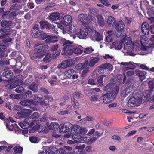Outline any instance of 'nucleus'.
<instances>
[{"mask_svg": "<svg viewBox=\"0 0 154 154\" xmlns=\"http://www.w3.org/2000/svg\"><path fill=\"white\" fill-rule=\"evenodd\" d=\"M32 93L31 91H28L26 92V94H11L10 95V96L11 97L16 99H22L23 98H26L27 95L28 97H32Z\"/></svg>", "mask_w": 154, "mask_h": 154, "instance_id": "aec40b11", "label": "nucleus"}, {"mask_svg": "<svg viewBox=\"0 0 154 154\" xmlns=\"http://www.w3.org/2000/svg\"><path fill=\"white\" fill-rule=\"evenodd\" d=\"M67 64V63L66 62L65 60L63 61L57 67L58 68L64 69L68 67Z\"/></svg>", "mask_w": 154, "mask_h": 154, "instance_id": "bf43d9fd", "label": "nucleus"}, {"mask_svg": "<svg viewBox=\"0 0 154 154\" xmlns=\"http://www.w3.org/2000/svg\"><path fill=\"white\" fill-rule=\"evenodd\" d=\"M114 96L112 94H106L103 98V102L106 104L110 103L115 98Z\"/></svg>", "mask_w": 154, "mask_h": 154, "instance_id": "cd10ccee", "label": "nucleus"}, {"mask_svg": "<svg viewBox=\"0 0 154 154\" xmlns=\"http://www.w3.org/2000/svg\"><path fill=\"white\" fill-rule=\"evenodd\" d=\"M32 112V110L28 109H23L21 111L17 112V114L20 115L19 117H23L26 116H28Z\"/></svg>", "mask_w": 154, "mask_h": 154, "instance_id": "4c0bfd02", "label": "nucleus"}, {"mask_svg": "<svg viewBox=\"0 0 154 154\" xmlns=\"http://www.w3.org/2000/svg\"><path fill=\"white\" fill-rule=\"evenodd\" d=\"M23 79L22 78L21 76L18 75L17 79L15 81V83L17 85H20L23 82Z\"/></svg>", "mask_w": 154, "mask_h": 154, "instance_id": "0e129e2a", "label": "nucleus"}, {"mask_svg": "<svg viewBox=\"0 0 154 154\" xmlns=\"http://www.w3.org/2000/svg\"><path fill=\"white\" fill-rule=\"evenodd\" d=\"M29 140L31 143H37L39 141L38 137L35 136L29 137Z\"/></svg>", "mask_w": 154, "mask_h": 154, "instance_id": "e2e57ef3", "label": "nucleus"}, {"mask_svg": "<svg viewBox=\"0 0 154 154\" xmlns=\"http://www.w3.org/2000/svg\"><path fill=\"white\" fill-rule=\"evenodd\" d=\"M9 30L6 28H4L2 30H0V38H5L6 41L8 42H10L12 41V39L9 37L11 36V34L8 31Z\"/></svg>", "mask_w": 154, "mask_h": 154, "instance_id": "a211bd4d", "label": "nucleus"}, {"mask_svg": "<svg viewBox=\"0 0 154 154\" xmlns=\"http://www.w3.org/2000/svg\"><path fill=\"white\" fill-rule=\"evenodd\" d=\"M78 18L82 23L88 24L94 20L95 18L90 15L81 14L78 15Z\"/></svg>", "mask_w": 154, "mask_h": 154, "instance_id": "1a4fd4ad", "label": "nucleus"}, {"mask_svg": "<svg viewBox=\"0 0 154 154\" xmlns=\"http://www.w3.org/2000/svg\"><path fill=\"white\" fill-rule=\"evenodd\" d=\"M91 92L94 93V94H96L97 92H99V95H93L92 96L90 97V100L92 101H100V96H99L102 94V93L100 92V90L99 89L97 88H94V89H91Z\"/></svg>", "mask_w": 154, "mask_h": 154, "instance_id": "412c9836", "label": "nucleus"}, {"mask_svg": "<svg viewBox=\"0 0 154 154\" xmlns=\"http://www.w3.org/2000/svg\"><path fill=\"white\" fill-rule=\"evenodd\" d=\"M90 38L93 41H100L103 40V35L92 29L90 32Z\"/></svg>", "mask_w": 154, "mask_h": 154, "instance_id": "ddd939ff", "label": "nucleus"}, {"mask_svg": "<svg viewBox=\"0 0 154 154\" xmlns=\"http://www.w3.org/2000/svg\"><path fill=\"white\" fill-rule=\"evenodd\" d=\"M74 72V70L72 69H69L64 72L63 74L59 76L60 79L62 80L66 78H70Z\"/></svg>", "mask_w": 154, "mask_h": 154, "instance_id": "5701e85b", "label": "nucleus"}, {"mask_svg": "<svg viewBox=\"0 0 154 154\" xmlns=\"http://www.w3.org/2000/svg\"><path fill=\"white\" fill-rule=\"evenodd\" d=\"M14 153L13 154H21L23 149L20 146H16L13 148Z\"/></svg>", "mask_w": 154, "mask_h": 154, "instance_id": "4d7b16f0", "label": "nucleus"}, {"mask_svg": "<svg viewBox=\"0 0 154 154\" xmlns=\"http://www.w3.org/2000/svg\"><path fill=\"white\" fill-rule=\"evenodd\" d=\"M92 76L94 78L95 77H98L97 82L99 86H101L103 85V77H105V75L102 74H98V73L97 74L94 75L93 74V72L92 74Z\"/></svg>", "mask_w": 154, "mask_h": 154, "instance_id": "2f4dec72", "label": "nucleus"}, {"mask_svg": "<svg viewBox=\"0 0 154 154\" xmlns=\"http://www.w3.org/2000/svg\"><path fill=\"white\" fill-rule=\"evenodd\" d=\"M140 94H142V101L143 97V96L144 98L146 100H149V99L150 97V92L148 90H147L144 91L143 93L139 92Z\"/></svg>", "mask_w": 154, "mask_h": 154, "instance_id": "49530a36", "label": "nucleus"}, {"mask_svg": "<svg viewBox=\"0 0 154 154\" xmlns=\"http://www.w3.org/2000/svg\"><path fill=\"white\" fill-rule=\"evenodd\" d=\"M94 51V49L91 47H86L84 50V52L86 54H90Z\"/></svg>", "mask_w": 154, "mask_h": 154, "instance_id": "052dcab7", "label": "nucleus"}, {"mask_svg": "<svg viewBox=\"0 0 154 154\" xmlns=\"http://www.w3.org/2000/svg\"><path fill=\"white\" fill-rule=\"evenodd\" d=\"M59 132L60 133H64L67 132L69 130V128L66 124H60L59 126Z\"/></svg>", "mask_w": 154, "mask_h": 154, "instance_id": "37998d69", "label": "nucleus"}, {"mask_svg": "<svg viewBox=\"0 0 154 154\" xmlns=\"http://www.w3.org/2000/svg\"><path fill=\"white\" fill-rule=\"evenodd\" d=\"M57 41V36L56 35H48V38L45 40L47 43H54Z\"/></svg>", "mask_w": 154, "mask_h": 154, "instance_id": "c03bdc74", "label": "nucleus"}, {"mask_svg": "<svg viewBox=\"0 0 154 154\" xmlns=\"http://www.w3.org/2000/svg\"><path fill=\"white\" fill-rule=\"evenodd\" d=\"M88 131L87 128L76 125H72L71 127V134L72 135L79 134L84 135Z\"/></svg>", "mask_w": 154, "mask_h": 154, "instance_id": "0eeeda50", "label": "nucleus"}, {"mask_svg": "<svg viewBox=\"0 0 154 154\" xmlns=\"http://www.w3.org/2000/svg\"><path fill=\"white\" fill-rule=\"evenodd\" d=\"M136 74L137 76L139 77L140 79H142V80L145 79L146 77V76L147 72L145 71H142L138 69L135 70Z\"/></svg>", "mask_w": 154, "mask_h": 154, "instance_id": "c9c22d12", "label": "nucleus"}, {"mask_svg": "<svg viewBox=\"0 0 154 154\" xmlns=\"http://www.w3.org/2000/svg\"><path fill=\"white\" fill-rule=\"evenodd\" d=\"M107 23L110 26H113L115 23L116 21L112 17L110 16L107 19Z\"/></svg>", "mask_w": 154, "mask_h": 154, "instance_id": "864d4df0", "label": "nucleus"}, {"mask_svg": "<svg viewBox=\"0 0 154 154\" xmlns=\"http://www.w3.org/2000/svg\"><path fill=\"white\" fill-rule=\"evenodd\" d=\"M73 52L77 55L81 54L83 52L82 47L79 45H73Z\"/></svg>", "mask_w": 154, "mask_h": 154, "instance_id": "58836bf2", "label": "nucleus"}, {"mask_svg": "<svg viewBox=\"0 0 154 154\" xmlns=\"http://www.w3.org/2000/svg\"><path fill=\"white\" fill-rule=\"evenodd\" d=\"M85 147V144H82L79 146H78L74 149L73 152L74 154H85L84 149Z\"/></svg>", "mask_w": 154, "mask_h": 154, "instance_id": "c756f323", "label": "nucleus"}, {"mask_svg": "<svg viewBox=\"0 0 154 154\" xmlns=\"http://www.w3.org/2000/svg\"><path fill=\"white\" fill-rule=\"evenodd\" d=\"M61 41L63 42V46H64L62 54L68 57L74 53L73 46L69 41H66L64 38H62Z\"/></svg>", "mask_w": 154, "mask_h": 154, "instance_id": "39448f33", "label": "nucleus"}, {"mask_svg": "<svg viewBox=\"0 0 154 154\" xmlns=\"http://www.w3.org/2000/svg\"><path fill=\"white\" fill-rule=\"evenodd\" d=\"M66 29L65 32H67V33L70 34L76 32L78 30V28L76 24L72 23L69 25L66 28Z\"/></svg>", "mask_w": 154, "mask_h": 154, "instance_id": "c85d7f7f", "label": "nucleus"}, {"mask_svg": "<svg viewBox=\"0 0 154 154\" xmlns=\"http://www.w3.org/2000/svg\"><path fill=\"white\" fill-rule=\"evenodd\" d=\"M140 43L141 44L142 46L141 48H140V51H141L142 53H147L146 54H147L148 53L147 51V50L148 48L146 47L143 46V45L147 43L148 42V39L144 35H141L140 37Z\"/></svg>", "mask_w": 154, "mask_h": 154, "instance_id": "dca6fc26", "label": "nucleus"}, {"mask_svg": "<svg viewBox=\"0 0 154 154\" xmlns=\"http://www.w3.org/2000/svg\"><path fill=\"white\" fill-rule=\"evenodd\" d=\"M72 17L69 15H66L63 18V21L62 22V24L64 26H67L70 24L72 21Z\"/></svg>", "mask_w": 154, "mask_h": 154, "instance_id": "e433bc0d", "label": "nucleus"}, {"mask_svg": "<svg viewBox=\"0 0 154 154\" xmlns=\"http://www.w3.org/2000/svg\"><path fill=\"white\" fill-rule=\"evenodd\" d=\"M5 71L2 73V75L3 76L8 79L10 78L13 76V73L11 70H5Z\"/></svg>", "mask_w": 154, "mask_h": 154, "instance_id": "8fccbe9b", "label": "nucleus"}, {"mask_svg": "<svg viewBox=\"0 0 154 154\" xmlns=\"http://www.w3.org/2000/svg\"><path fill=\"white\" fill-rule=\"evenodd\" d=\"M46 125L49 131V130H56L58 129L59 128V124L56 122H52L49 123L48 122H47L46 124Z\"/></svg>", "mask_w": 154, "mask_h": 154, "instance_id": "72a5a7b5", "label": "nucleus"}, {"mask_svg": "<svg viewBox=\"0 0 154 154\" xmlns=\"http://www.w3.org/2000/svg\"><path fill=\"white\" fill-rule=\"evenodd\" d=\"M88 62L85 61L84 63H79L76 65L75 68L77 70H83L81 74V76L85 78L89 72V68L88 65Z\"/></svg>", "mask_w": 154, "mask_h": 154, "instance_id": "6e6552de", "label": "nucleus"}, {"mask_svg": "<svg viewBox=\"0 0 154 154\" xmlns=\"http://www.w3.org/2000/svg\"><path fill=\"white\" fill-rule=\"evenodd\" d=\"M19 103L22 106H29L31 104L32 101L30 100L25 99L20 100Z\"/></svg>", "mask_w": 154, "mask_h": 154, "instance_id": "603ef678", "label": "nucleus"}, {"mask_svg": "<svg viewBox=\"0 0 154 154\" xmlns=\"http://www.w3.org/2000/svg\"><path fill=\"white\" fill-rule=\"evenodd\" d=\"M114 83H110L107 85L103 88L104 91L111 92Z\"/></svg>", "mask_w": 154, "mask_h": 154, "instance_id": "13d9d810", "label": "nucleus"}, {"mask_svg": "<svg viewBox=\"0 0 154 154\" xmlns=\"http://www.w3.org/2000/svg\"><path fill=\"white\" fill-rule=\"evenodd\" d=\"M58 48V45L57 44L54 45L51 47V57L53 59L57 57L60 53V50H59Z\"/></svg>", "mask_w": 154, "mask_h": 154, "instance_id": "4be33fe9", "label": "nucleus"}, {"mask_svg": "<svg viewBox=\"0 0 154 154\" xmlns=\"http://www.w3.org/2000/svg\"><path fill=\"white\" fill-rule=\"evenodd\" d=\"M123 42L124 46L122 52L126 53V54L134 56L137 54L144 55L147 54L140 52V44L137 41L133 43L131 38L125 36L123 37Z\"/></svg>", "mask_w": 154, "mask_h": 154, "instance_id": "f257e3e1", "label": "nucleus"}, {"mask_svg": "<svg viewBox=\"0 0 154 154\" xmlns=\"http://www.w3.org/2000/svg\"><path fill=\"white\" fill-rule=\"evenodd\" d=\"M34 121L29 120V118L25 119L23 122H21L19 123V125L22 128L26 129L30 126H32L34 124Z\"/></svg>", "mask_w": 154, "mask_h": 154, "instance_id": "6ab92c4d", "label": "nucleus"}, {"mask_svg": "<svg viewBox=\"0 0 154 154\" xmlns=\"http://www.w3.org/2000/svg\"><path fill=\"white\" fill-rule=\"evenodd\" d=\"M121 37L120 38H122ZM123 38H121V40H117L112 43V47L116 50H120L122 47L123 45Z\"/></svg>", "mask_w": 154, "mask_h": 154, "instance_id": "b1692460", "label": "nucleus"}, {"mask_svg": "<svg viewBox=\"0 0 154 154\" xmlns=\"http://www.w3.org/2000/svg\"><path fill=\"white\" fill-rule=\"evenodd\" d=\"M119 90V87L114 83L112 88V91H111V93L109 94H112L114 96V97L115 98L116 95L118 93Z\"/></svg>", "mask_w": 154, "mask_h": 154, "instance_id": "a18cd8bd", "label": "nucleus"}, {"mask_svg": "<svg viewBox=\"0 0 154 154\" xmlns=\"http://www.w3.org/2000/svg\"><path fill=\"white\" fill-rule=\"evenodd\" d=\"M17 85L14 84L11 81H9L8 82V84L5 86V88L7 89H11L16 87Z\"/></svg>", "mask_w": 154, "mask_h": 154, "instance_id": "5fc2aeb1", "label": "nucleus"}, {"mask_svg": "<svg viewBox=\"0 0 154 154\" xmlns=\"http://www.w3.org/2000/svg\"><path fill=\"white\" fill-rule=\"evenodd\" d=\"M149 26L146 22H143L141 24V29L143 34L145 35H147L149 32Z\"/></svg>", "mask_w": 154, "mask_h": 154, "instance_id": "a878e982", "label": "nucleus"}, {"mask_svg": "<svg viewBox=\"0 0 154 154\" xmlns=\"http://www.w3.org/2000/svg\"><path fill=\"white\" fill-rule=\"evenodd\" d=\"M6 143V145L5 146H0V152L1 151L9 152L10 149L13 146L12 145H8L7 143Z\"/></svg>", "mask_w": 154, "mask_h": 154, "instance_id": "3c124183", "label": "nucleus"}, {"mask_svg": "<svg viewBox=\"0 0 154 154\" xmlns=\"http://www.w3.org/2000/svg\"><path fill=\"white\" fill-rule=\"evenodd\" d=\"M35 46L36 48L34 50V54L31 57V59L33 60H35L37 58L42 57L48 48V45L43 44L42 42L36 44Z\"/></svg>", "mask_w": 154, "mask_h": 154, "instance_id": "f03ea898", "label": "nucleus"}, {"mask_svg": "<svg viewBox=\"0 0 154 154\" xmlns=\"http://www.w3.org/2000/svg\"><path fill=\"white\" fill-rule=\"evenodd\" d=\"M40 24L41 29L45 28L47 29H52V27H55L54 25H52L46 21H42L40 22Z\"/></svg>", "mask_w": 154, "mask_h": 154, "instance_id": "473e14b6", "label": "nucleus"}, {"mask_svg": "<svg viewBox=\"0 0 154 154\" xmlns=\"http://www.w3.org/2000/svg\"><path fill=\"white\" fill-rule=\"evenodd\" d=\"M115 29L120 34L119 35V38L125 37L126 36L125 34L123 31L125 27V25L123 22L122 21H119L115 26Z\"/></svg>", "mask_w": 154, "mask_h": 154, "instance_id": "2eb2a0df", "label": "nucleus"}, {"mask_svg": "<svg viewBox=\"0 0 154 154\" xmlns=\"http://www.w3.org/2000/svg\"><path fill=\"white\" fill-rule=\"evenodd\" d=\"M97 10L94 8L92 7L90 10L89 12L91 15L95 16L97 19V23L101 27H103L104 26V22L103 19L101 16L99 15L97 16Z\"/></svg>", "mask_w": 154, "mask_h": 154, "instance_id": "f8f14e48", "label": "nucleus"}, {"mask_svg": "<svg viewBox=\"0 0 154 154\" xmlns=\"http://www.w3.org/2000/svg\"><path fill=\"white\" fill-rule=\"evenodd\" d=\"M100 60V58L98 56L91 57L89 61H87L88 62V65L90 67H93L95 64L99 61Z\"/></svg>", "mask_w": 154, "mask_h": 154, "instance_id": "393cba45", "label": "nucleus"}, {"mask_svg": "<svg viewBox=\"0 0 154 154\" xmlns=\"http://www.w3.org/2000/svg\"><path fill=\"white\" fill-rule=\"evenodd\" d=\"M9 12H7L8 14ZM16 15L17 14L16 12L15 11H13L11 13L9 14H8L7 15L5 14V13H4L3 16L4 18L7 19H13L16 17Z\"/></svg>", "mask_w": 154, "mask_h": 154, "instance_id": "de8ad7c7", "label": "nucleus"}, {"mask_svg": "<svg viewBox=\"0 0 154 154\" xmlns=\"http://www.w3.org/2000/svg\"><path fill=\"white\" fill-rule=\"evenodd\" d=\"M116 81L119 82V85L123 84L126 79V75L125 74L118 75L116 76Z\"/></svg>", "mask_w": 154, "mask_h": 154, "instance_id": "ea45409f", "label": "nucleus"}, {"mask_svg": "<svg viewBox=\"0 0 154 154\" xmlns=\"http://www.w3.org/2000/svg\"><path fill=\"white\" fill-rule=\"evenodd\" d=\"M116 32L115 31L109 30L104 33L106 37L105 41L106 42H110L112 41L116 37H119V35H116Z\"/></svg>", "mask_w": 154, "mask_h": 154, "instance_id": "9b49d317", "label": "nucleus"}, {"mask_svg": "<svg viewBox=\"0 0 154 154\" xmlns=\"http://www.w3.org/2000/svg\"><path fill=\"white\" fill-rule=\"evenodd\" d=\"M92 30V28H83L81 29L79 33L76 34L78 38L80 39H85L88 35L90 37V32Z\"/></svg>", "mask_w": 154, "mask_h": 154, "instance_id": "4468645a", "label": "nucleus"}, {"mask_svg": "<svg viewBox=\"0 0 154 154\" xmlns=\"http://www.w3.org/2000/svg\"><path fill=\"white\" fill-rule=\"evenodd\" d=\"M38 86L36 84L34 83L28 87V89L32 90L33 92H37L38 90Z\"/></svg>", "mask_w": 154, "mask_h": 154, "instance_id": "6e6d98bb", "label": "nucleus"}, {"mask_svg": "<svg viewBox=\"0 0 154 154\" xmlns=\"http://www.w3.org/2000/svg\"><path fill=\"white\" fill-rule=\"evenodd\" d=\"M35 127L36 131L38 132H41L42 131H44L45 132H46L48 131L47 126H42L41 127L39 125L37 124L35 125Z\"/></svg>", "mask_w": 154, "mask_h": 154, "instance_id": "09e8293b", "label": "nucleus"}, {"mask_svg": "<svg viewBox=\"0 0 154 154\" xmlns=\"http://www.w3.org/2000/svg\"><path fill=\"white\" fill-rule=\"evenodd\" d=\"M6 126L8 129L10 131L13 130L14 128V125L9 122L6 123Z\"/></svg>", "mask_w": 154, "mask_h": 154, "instance_id": "774afa93", "label": "nucleus"}, {"mask_svg": "<svg viewBox=\"0 0 154 154\" xmlns=\"http://www.w3.org/2000/svg\"><path fill=\"white\" fill-rule=\"evenodd\" d=\"M52 25H54L56 26L55 27H52V31H54V32L56 34H58V32L55 29L58 28H60L61 30L64 29V27L61 24H60L57 22H54V24H52Z\"/></svg>", "mask_w": 154, "mask_h": 154, "instance_id": "79ce46f5", "label": "nucleus"}, {"mask_svg": "<svg viewBox=\"0 0 154 154\" xmlns=\"http://www.w3.org/2000/svg\"><path fill=\"white\" fill-rule=\"evenodd\" d=\"M12 24V22L11 21H2L1 25L2 27H5L4 28H6L7 29L9 30L8 31L10 34H11L12 36L14 35H16V32L15 30L14 29H10L9 26H11Z\"/></svg>", "mask_w": 154, "mask_h": 154, "instance_id": "f3484780", "label": "nucleus"}, {"mask_svg": "<svg viewBox=\"0 0 154 154\" xmlns=\"http://www.w3.org/2000/svg\"><path fill=\"white\" fill-rule=\"evenodd\" d=\"M60 16V14L58 12L52 13L49 16V19L51 21H55L59 19Z\"/></svg>", "mask_w": 154, "mask_h": 154, "instance_id": "a19ab883", "label": "nucleus"}, {"mask_svg": "<svg viewBox=\"0 0 154 154\" xmlns=\"http://www.w3.org/2000/svg\"><path fill=\"white\" fill-rule=\"evenodd\" d=\"M142 94H140L139 92L135 91L134 95L129 99L127 103V106L131 107L139 106L142 103Z\"/></svg>", "mask_w": 154, "mask_h": 154, "instance_id": "7ed1b4c3", "label": "nucleus"}, {"mask_svg": "<svg viewBox=\"0 0 154 154\" xmlns=\"http://www.w3.org/2000/svg\"><path fill=\"white\" fill-rule=\"evenodd\" d=\"M113 67L109 63H106L102 64L99 67L98 69L95 70L93 72V74H97V73L103 74L104 72V70L107 69L109 71H111Z\"/></svg>", "mask_w": 154, "mask_h": 154, "instance_id": "9d476101", "label": "nucleus"}, {"mask_svg": "<svg viewBox=\"0 0 154 154\" xmlns=\"http://www.w3.org/2000/svg\"><path fill=\"white\" fill-rule=\"evenodd\" d=\"M72 138L76 143L89 144V142H90V136L88 134H87L83 136L79 134H75L72 135Z\"/></svg>", "mask_w": 154, "mask_h": 154, "instance_id": "423d86ee", "label": "nucleus"}, {"mask_svg": "<svg viewBox=\"0 0 154 154\" xmlns=\"http://www.w3.org/2000/svg\"><path fill=\"white\" fill-rule=\"evenodd\" d=\"M120 64L125 66L122 67L123 72L125 73L126 75L128 77L134 74V71L132 70L136 67L134 65H137L136 63L132 62H121Z\"/></svg>", "mask_w": 154, "mask_h": 154, "instance_id": "20e7f679", "label": "nucleus"}, {"mask_svg": "<svg viewBox=\"0 0 154 154\" xmlns=\"http://www.w3.org/2000/svg\"><path fill=\"white\" fill-rule=\"evenodd\" d=\"M95 133V136H97L98 137H99L102 135V134L101 135L99 134L98 132H95V130L94 129H91L89 131L88 133V134L89 135L91 134H94Z\"/></svg>", "mask_w": 154, "mask_h": 154, "instance_id": "69168bd1", "label": "nucleus"}, {"mask_svg": "<svg viewBox=\"0 0 154 154\" xmlns=\"http://www.w3.org/2000/svg\"><path fill=\"white\" fill-rule=\"evenodd\" d=\"M132 87L131 86L126 87L124 90L121 91V96L124 97H126L132 91Z\"/></svg>", "mask_w": 154, "mask_h": 154, "instance_id": "f704fd0d", "label": "nucleus"}, {"mask_svg": "<svg viewBox=\"0 0 154 154\" xmlns=\"http://www.w3.org/2000/svg\"><path fill=\"white\" fill-rule=\"evenodd\" d=\"M30 100L32 101V104L35 105L42 104L43 101V100L42 98H40L37 96L33 95H32V99Z\"/></svg>", "mask_w": 154, "mask_h": 154, "instance_id": "bb28decb", "label": "nucleus"}, {"mask_svg": "<svg viewBox=\"0 0 154 154\" xmlns=\"http://www.w3.org/2000/svg\"><path fill=\"white\" fill-rule=\"evenodd\" d=\"M72 103L74 107L76 109H78L79 107V104L77 101L74 99H72Z\"/></svg>", "mask_w": 154, "mask_h": 154, "instance_id": "680f3d73", "label": "nucleus"}, {"mask_svg": "<svg viewBox=\"0 0 154 154\" xmlns=\"http://www.w3.org/2000/svg\"><path fill=\"white\" fill-rule=\"evenodd\" d=\"M41 32L39 29L38 25H35L33 30L32 36L34 38H39L41 35Z\"/></svg>", "mask_w": 154, "mask_h": 154, "instance_id": "7c9ffc66", "label": "nucleus"}, {"mask_svg": "<svg viewBox=\"0 0 154 154\" xmlns=\"http://www.w3.org/2000/svg\"><path fill=\"white\" fill-rule=\"evenodd\" d=\"M56 78L57 77L55 75H54L52 76L51 78H50L49 79L48 81L51 86L54 85V82L56 81L55 80L56 79Z\"/></svg>", "mask_w": 154, "mask_h": 154, "instance_id": "338daca9", "label": "nucleus"}]
</instances>
